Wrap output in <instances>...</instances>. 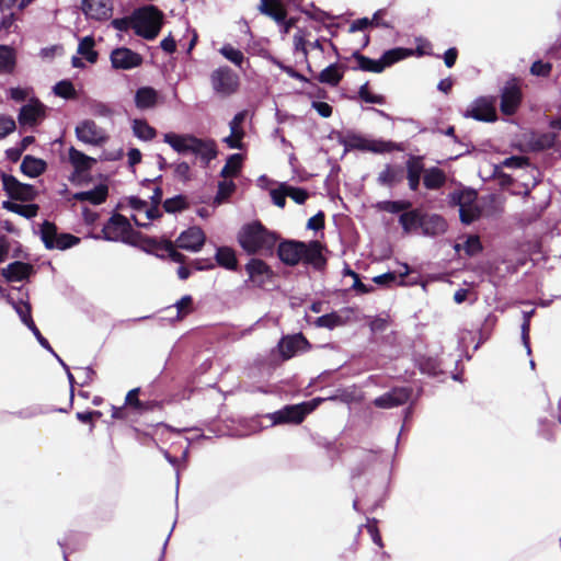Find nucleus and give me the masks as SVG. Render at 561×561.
Instances as JSON below:
<instances>
[{
    "instance_id": "obj_53",
    "label": "nucleus",
    "mask_w": 561,
    "mask_h": 561,
    "mask_svg": "<svg viewBox=\"0 0 561 561\" xmlns=\"http://www.w3.org/2000/svg\"><path fill=\"white\" fill-rule=\"evenodd\" d=\"M358 96L362 101H364L366 103L380 104V105L386 103V99L383 95L374 94L370 92L368 82L364 83L359 88Z\"/></svg>"
},
{
    "instance_id": "obj_35",
    "label": "nucleus",
    "mask_w": 561,
    "mask_h": 561,
    "mask_svg": "<svg viewBox=\"0 0 561 561\" xmlns=\"http://www.w3.org/2000/svg\"><path fill=\"white\" fill-rule=\"evenodd\" d=\"M404 178L403 169L400 167H392L387 165L380 173H379V181L388 186H394L402 182Z\"/></svg>"
},
{
    "instance_id": "obj_58",
    "label": "nucleus",
    "mask_w": 561,
    "mask_h": 561,
    "mask_svg": "<svg viewBox=\"0 0 561 561\" xmlns=\"http://www.w3.org/2000/svg\"><path fill=\"white\" fill-rule=\"evenodd\" d=\"M365 529L367 530V533L369 534V536L371 537V540L380 548L383 547V542H382V538H381V535H380V531H379V528H378V522L373 518V519H367V523L365 524Z\"/></svg>"
},
{
    "instance_id": "obj_34",
    "label": "nucleus",
    "mask_w": 561,
    "mask_h": 561,
    "mask_svg": "<svg viewBox=\"0 0 561 561\" xmlns=\"http://www.w3.org/2000/svg\"><path fill=\"white\" fill-rule=\"evenodd\" d=\"M215 260L218 265L234 271L237 268V257L236 253L231 248L228 247H219L217 248Z\"/></svg>"
},
{
    "instance_id": "obj_55",
    "label": "nucleus",
    "mask_w": 561,
    "mask_h": 561,
    "mask_svg": "<svg viewBox=\"0 0 561 561\" xmlns=\"http://www.w3.org/2000/svg\"><path fill=\"white\" fill-rule=\"evenodd\" d=\"M284 188L287 192V196L297 204H304L309 196L308 192L302 187H295L284 183Z\"/></svg>"
},
{
    "instance_id": "obj_37",
    "label": "nucleus",
    "mask_w": 561,
    "mask_h": 561,
    "mask_svg": "<svg viewBox=\"0 0 561 561\" xmlns=\"http://www.w3.org/2000/svg\"><path fill=\"white\" fill-rule=\"evenodd\" d=\"M35 233L39 236L46 249L47 243L55 244L56 239H58L59 236L57 226L48 220H44Z\"/></svg>"
},
{
    "instance_id": "obj_59",
    "label": "nucleus",
    "mask_w": 561,
    "mask_h": 561,
    "mask_svg": "<svg viewBox=\"0 0 561 561\" xmlns=\"http://www.w3.org/2000/svg\"><path fill=\"white\" fill-rule=\"evenodd\" d=\"M503 165L513 169H523L530 165V160L525 156H512L503 161Z\"/></svg>"
},
{
    "instance_id": "obj_30",
    "label": "nucleus",
    "mask_w": 561,
    "mask_h": 561,
    "mask_svg": "<svg viewBox=\"0 0 561 561\" xmlns=\"http://www.w3.org/2000/svg\"><path fill=\"white\" fill-rule=\"evenodd\" d=\"M414 54L413 49L396 47L385 51L381 56L382 69L392 66L393 64L403 60Z\"/></svg>"
},
{
    "instance_id": "obj_4",
    "label": "nucleus",
    "mask_w": 561,
    "mask_h": 561,
    "mask_svg": "<svg viewBox=\"0 0 561 561\" xmlns=\"http://www.w3.org/2000/svg\"><path fill=\"white\" fill-rule=\"evenodd\" d=\"M448 203L453 207H459V217L463 225H470L481 217L482 208L478 205L476 190H456L448 194Z\"/></svg>"
},
{
    "instance_id": "obj_13",
    "label": "nucleus",
    "mask_w": 561,
    "mask_h": 561,
    "mask_svg": "<svg viewBox=\"0 0 561 561\" xmlns=\"http://www.w3.org/2000/svg\"><path fill=\"white\" fill-rule=\"evenodd\" d=\"M111 62L115 69L128 70L140 66L142 57L129 48L119 47L112 50Z\"/></svg>"
},
{
    "instance_id": "obj_57",
    "label": "nucleus",
    "mask_w": 561,
    "mask_h": 561,
    "mask_svg": "<svg viewBox=\"0 0 561 561\" xmlns=\"http://www.w3.org/2000/svg\"><path fill=\"white\" fill-rule=\"evenodd\" d=\"M483 247L478 236H469L463 244V250L468 256H473L482 251Z\"/></svg>"
},
{
    "instance_id": "obj_54",
    "label": "nucleus",
    "mask_w": 561,
    "mask_h": 561,
    "mask_svg": "<svg viewBox=\"0 0 561 561\" xmlns=\"http://www.w3.org/2000/svg\"><path fill=\"white\" fill-rule=\"evenodd\" d=\"M552 71V64L549 61L536 60L530 66V73L536 77L548 78Z\"/></svg>"
},
{
    "instance_id": "obj_48",
    "label": "nucleus",
    "mask_w": 561,
    "mask_h": 561,
    "mask_svg": "<svg viewBox=\"0 0 561 561\" xmlns=\"http://www.w3.org/2000/svg\"><path fill=\"white\" fill-rule=\"evenodd\" d=\"M188 135H178L174 133H167L163 137L164 142L179 153H186Z\"/></svg>"
},
{
    "instance_id": "obj_36",
    "label": "nucleus",
    "mask_w": 561,
    "mask_h": 561,
    "mask_svg": "<svg viewBox=\"0 0 561 561\" xmlns=\"http://www.w3.org/2000/svg\"><path fill=\"white\" fill-rule=\"evenodd\" d=\"M366 323L370 330L371 335L383 333L391 324V318L388 313L380 316H366Z\"/></svg>"
},
{
    "instance_id": "obj_44",
    "label": "nucleus",
    "mask_w": 561,
    "mask_h": 561,
    "mask_svg": "<svg viewBox=\"0 0 561 561\" xmlns=\"http://www.w3.org/2000/svg\"><path fill=\"white\" fill-rule=\"evenodd\" d=\"M219 53L230 62H232L234 66L242 69V65L245 61L244 55L240 49L234 48L230 44H225L219 49Z\"/></svg>"
},
{
    "instance_id": "obj_25",
    "label": "nucleus",
    "mask_w": 561,
    "mask_h": 561,
    "mask_svg": "<svg viewBox=\"0 0 561 561\" xmlns=\"http://www.w3.org/2000/svg\"><path fill=\"white\" fill-rule=\"evenodd\" d=\"M47 168L46 162L43 159L35 158L31 154H26L20 165L21 171L28 178L39 176L45 172Z\"/></svg>"
},
{
    "instance_id": "obj_31",
    "label": "nucleus",
    "mask_w": 561,
    "mask_h": 561,
    "mask_svg": "<svg viewBox=\"0 0 561 561\" xmlns=\"http://www.w3.org/2000/svg\"><path fill=\"white\" fill-rule=\"evenodd\" d=\"M2 207L11 213H14V214H18L26 219H32L34 218L37 213H38V205L36 204H27V205H22V204H18V203H14V202H11V201H4L2 203Z\"/></svg>"
},
{
    "instance_id": "obj_3",
    "label": "nucleus",
    "mask_w": 561,
    "mask_h": 561,
    "mask_svg": "<svg viewBox=\"0 0 561 561\" xmlns=\"http://www.w3.org/2000/svg\"><path fill=\"white\" fill-rule=\"evenodd\" d=\"M133 30L137 36L153 41L163 24V12L156 5L148 4L131 12Z\"/></svg>"
},
{
    "instance_id": "obj_12",
    "label": "nucleus",
    "mask_w": 561,
    "mask_h": 561,
    "mask_svg": "<svg viewBox=\"0 0 561 561\" xmlns=\"http://www.w3.org/2000/svg\"><path fill=\"white\" fill-rule=\"evenodd\" d=\"M412 394L408 387H396L374 400V404L381 409H391L407 403Z\"/></svg>"
},
{
    "instance_id": "obj_43",
    "label": "nucleus",
    "mask_w": 561,
    "mask_h": 561,
    "mask_svg": "<svg viewBox=\"0 0 561 561\" xmlns=\"http://www.w3.org/2000/svg\"><path fill=\"white\" fill-rule=\"evenodd\" d=\"M9 304L13 307L15 312L19 314L20 320L26 325H31L34 323L32 314H31V305L27 301H24L23 299L14 300L13 298L9 297L8 299Z\"/></svg>"
},
{
    "instance_id": "obj_16",
    "label": "nucleus",
    "mask_w": 561,
    "mask_h": 561,
    "mask_svg": "<svg viewBox=\"0 0 561 561\" xmlns=\"http://www.w3.org/2000/svg\"><path fill=\"white\" fill-rule=\"evenodd\" d=\"M245 271L249 275V280L259 287L264 286L273 277L271 267L260 259H251L245 264Z\"/></svg>"
},
{
    "instance_id": "obj_23",
    "label": "nucleus",
    "mask_w": 561,
    "mask_h": 561,
    "mask_svg": "<svg viewBox=\"0 0 561 561\" xmlns=\"http://www.w3.org/2000/svg\"><path fill=\"white\" fill-rule=\"evenodd\" d=\"M108 188L105 184H99L93 190L77 192L73 198L80 202L88 201L93 205H100L106 201Z\"/></svg>"
},
{
    "instance_id": "obj_9",
    "label": "nucleus",
    "mask_w": 561,
    "mask_h": 561,
    "mask_svg": "<svg viewBox=\"0 0 561 561\" xmlns=\"http://www.w3.org/2000/svg\"><path fill=\"white\" fill-rule=\"evenodd\" d=\"M495 100L493 98H478L465 113V117H470L479 122L492 123L497 119L495 110Z\"/></svg>"
},
{
    "instance_id": "obj_1",
    "label": "nucleus",
    "mask_w": 561,
    "mask_h": 561,
    "mask_svg": "<svg viewBox=\"0 0 561 561\" xmlns=\"http://www.w3.org/2000/svg\"><path fill=\"white\" fill-rule=\"evenodd\" d=\"M277 255L284 264L289 266H295L304 261L319 270L325 263L319 241L306 243L297 240H285L278 244Z\"/></svg>"
},
{
    "instance_id": "obj_21",
    "label": "nucleus",
    "mask_w": 561,
    "mask_h": 561,
    "mask_svg": "<svg viewBox=\"0 0 561 561\" xmlns=\"http://www.w3.org/2000/svg\"><path fill=\"white\" fill-rule=\"evenodd\" d=\"M421 229L425 234L437 236L446 231L447 224L440 215L423 214Z\"/></svg>"
},
{
    "instance_id": "obj_26",
    "label": "nucleus",
    "mask_w": 561,
    "mask_h": 561,
    "mask_svg": "<svg viewBox=\"0 0 561 561\" xmlns=\"http://www.w3.org/2000/svg\"><path fill=\"white\" fill-rule=\"evenodd\" d=\"M44 114L43 105L38 102L23 105L18 119L21 125H33Z\"/></svg>"
},
{
    "instance_id": "obj_15",
    "label": "nucleus",
    "mask_w": 561,
    "mask_h": 561,
    "mask_svg": "<svg viewBox=\"0 0 561 561\" xmlns=\"http://www.w3.org/2000/svg\"><path fill=\"white\" fill-rule=\"evenodd\" d=\"M204 243L205 233L202 228L197 226L190 227L176 239L179 248L191 252H198L203 248Z\"/></svg>"
},
{
    "instance_id": "obj_20",
    "label": "nucleus",
    "mask_w": 561,
    "mask_h": 561,
    "mask_svg": "<svg viewBox=\"0 0 561 561\" xmlns=\"http://www.w3.org/2000/svg\"><path fill=\"white\" fill-rule=\"evenodd\" d=\"M424 163L421 157H411L407 161V179L411 191H417L421 174L424 173Z\"/></svg>"
},
{
    "instance_id": "obj_62",
    "label": "nucleus",
    "mask_w": 561,
    "mask_h": 561,
    "mask_svg": "<svg viewBox=\"0 0 561 561\" xmlns=\"http://www.w3.org/2000/svg\"><path fill=\"white\" fill-rule=\"evenodd\" d=\"M244 133H232L230 131V135L225 137L222 141L230 148V149H242L243 142L242 139L244 137Z\"/></svg>"
},
{
    "instance_id": "obj_49",
    "label": "nucleus",
    "mask_w": 561,
    "mask_h": 561,
    "mask_svg": "<svg viewBox=\"0 0 561 561\" xmlns=\"http://www.w3.org/2000/svg\"><path fill=\"white\" fill-rule=\"evenodd\" d=\"M411 207L412 204L409 201H383L378 203V208L380 210L391 214L404 213Z\"/></svg>"
},
{
    "instance_id": "obj_22",
    "label": "nucleus",
    "mask_w": 561,
    "mask_h": 561,
    "mask_svg": "<svg viewBox=\"0 0 561 561\" xmlns=\"http://www.w3.org/2000/svg\"><path fill=\"white\" fill-rule=\"evenodd\" d=\"M557 139L556 133H534L529 139V147L536 152L546 151L554 147Z\"/></svg>"
},
{
    "instance_id": "obj_2",
    "label": "nucleus",
    "mask_w": 561,
    "mask_h": 561,
    "mask_svg": "<svg viewBox=\"0 0 561 561\" xmlns=\"http://www.w3.org/2000/svg\"><path fill=\"white\" fill-rule=\"evenodd\" d=\"M278 236L266 229L260 221L244 225L238 233L240 247L249 254L272 252Z\"/></svg>"
},
{
    "instance_id": "obj_24",
    "label": "nucleus",
    "mask_w": 561,
    "mask_h": 561,
    "mask_svg": "<svg viewBox=\"0 0 561 561\" xmlns=\"http://www.w3.org/2000/svg\"><path fill=\"white\" fill-rule=\"evenodd\" d=\"M32 270L30 264L15 261L3 268L2 275L10 282H21L28 277Z\"/></svg>"
},
{
    "instance_id": "obj_19",
    "label": "nucleus",
    "mask_w": 561,
    "mask_h": 561,
    "mask_svg": "<svg viewBox=\"0 0 561 561\" xmlns=\"http://www.w3.org/2000/svg\"><path fill=\"white\" fill-rule=\"evenodd\" d=\"M353 149L367 150L376 153L390 152L396 146L391 141L368 140L353 135Z\"/></svg>"
},
{
    "instance_id": "obj_39",
    "label": "nucleus",
    "mask_w": 561,
    "mask_h": 561,
    "mask_svg": "<svg viewBox=\"0 0 561 561\" xmlns=\"http://www.w3.org/2000/svg\"><path fill=\"white\" fill-rule=\"evenodd\" d=\"M94 45L93 36H84L79 42L77 53L83 56L89 62L94 64L98 60V53L94 50Z\"/></svg>"
},
{
    "instance_id": "obj_38",
    "label": "nucleus",
    "mask_w": 561,
    "mask_h": 561,
    "mask_svg": "<svg viewBox=\"0 0 561 561\" xmlns=\"http://www.w3.org/2000/svg\"><path fill=\"white\" fill-rule=\"evenodd\" d=\"M15 53L7 45H0V72L11 73L15 67Z\"/></svg>"
},
{
    "instance_id": "obj_5",
    "label": "nucleus",
    "mask_w": 561,
    "mask_h": 561,
    "mask_svg": "<svg viewBox=\"0 0 561 561\" xmlns=\"http://www.w3.org/2000/svg\"><path fill=\"white\" fill-rule=\"evenodd\" d=\"M323 399L316 398L299 404H288L270 413L267 417L272 421L273 425L279 424H300L305 417L312 412Z\"/></svg>"
},
{
    "instance_id": "obj_47",
    "label": "nucleus",
    "mask_w": 561,
    "mask_h": 561,
    "mask_svg": "<svg viewBox=\"0 0 561 561\" xmlns=\"http://www.w3.org/2000/svg\"><path fill=\"white\" fill-rule=\"evenodd\" d=\"M133 131L141 140H151L156 136L154 128L144 119H135L133 122Z\"/></svg>"
},
{
    "instance_id": "obj_56",
    "label": "nucleus",
    "mask_w": 561,
    "mask_h": 561,
    "mask_svg": "<svg viewBox=\"0 0 561 561\" xmlns=\"http://www.w3.org/2000/svg\"><path fill=\"white\" fill-rule=\"evenodd\" d=\"M236 184L232 181H221L218 183V192L215 197V203L220 204L234 191Z\"/></svg>"
},
{
    "instance_id": "obj_46",
    "label": "nucleus",
    "mask_w": 561,
    "mask_h": 561,
    "mask_svg": "<svg viewBox=\"0 0 561 561\" xmlns=\"http://www.w3.org/2000/svg\"><path fill=\"white\" fill-rule=\"evenodd\" d=\"M242 156L240 153L230 154L226 161V164L220 171L222 178L234 176L241 169Z\"/></svg>"
},
{
    "instance_id": "obj_14",
    "label": "nucleus",
    "mask_w": 561,
    "mask_h": 561,
    "mask_svg": "<svg viewBox=\"0 0 561 561\" xmlns=\"http://www.w3.org/2000/svg\"><path fill=\"white\" fill-rule=\"evenodd\" d=\"M81 9L88 19L105 21L112 16L113 3L108 0H82Z\"/></svg>"
},
{
    "instance_id": "obj_51",
    "label": "nucleus",
    "mask_w": 561,
    "mask_h": 561,
    "mask_svg": "<svg viewBox=\"0 0 561 561\" xmlns=\"http://www.w3.org/2000/svg\"><path fill=\"white\" fill-rule=\"evenodd\" d=\"M87 107L89 113L96 117L110 118L113 115V110L101 101L91 100L87 103Z\"/></svg>"
},
{
    "instance_id": "obj_45",
    "label": "nucleus",
    "mask_w": 561,
    "mask_h": 561,
    "mask_svg": "<svg viewBox=\"0 0 561 561\" xmlns=\"http://www.w3.org/2000/svg\"><path fill=\"white\" fill-rule=\"evenodd\" d=\"M80 242V238L71 233H59L55 244L47 243V250H67Z\"/></svg>"
},
{
    "instance_id": "obj_33",
    "label": "nucleus",
    "mask_w": 561,
    "mask_h": 561,
    "mask_svg": "<svg viewBox=\"0 0 561 561\" xmlns=\"http://www.w3.org/2000/svg\"><path fill=\"white\" fill-rule=\"evenodd\" d=\"M69 160L78 172L90 170L92 164L95 162V159L87 156L80 150H77L75 147L69 149Z\"/></svg>"
},
{
    "instance_id": "obj_8",
    "label": "nucleus",
    "mask_w": 561,
    "mask_h": 561,
    "mask_svg": "<svg viewBox=\"0 0 561 561\" xmlns=\"http://www.w3.org/2000/svg\"><path fill=\"white\" fill-rule=\"evenodd\" d=\"M1 181L3 190L12 199L28 202L35 199L37 195L33 185L22 183L11 174L3 173L1 175Z\"/></svg>"
},
{
    "instance_id": "obj_42",
    "label": "nucleus",
    "mask_w": 561,
    "mask_h": 561,
    "mask_svg": "<svg viewBox=\"0 0 561 561\" xmlns=\"http://www.w3.org/2000/svg\"><path fill=\"white\" fill-rule=\"evenodd\" d=\"M162 206L165 213L176 214L187 209L190 204L185 195L179 194L171 198H167Z\"/></svg>"
},
{
    "instance_id": "obj_17",
    "label": "nucleus",
    "mask_w": 561,
    "mask_h": 561,
    "mask_svg": "<svg viewBox=\"0 0 561 561\" xmlns=\"http://www.w3.org/2000/svg\"><path fill=\"white\" fill-rule=\"evenodd\" d=\"M369 43V36L365 33L360 35V38L358 41V48L356 51H353V59L357 61V68L363 71L368 72H376L379 73L383 71L382 69V62L381 59H371L369 57H366L362 54H359V50L365 48Z\"/></svg>"
},
{
    "instance_id": "obj_32",
    "label": "nucleus",
    "mask_w": 561,
    "mask_h": 561,
    "mask_svg": "<svg viewBox=\"0 0 561 561\" xmlns=\"http://www.w3.org/2000/svg\"><path fill=\"white\" fill-rule=\"evenodd\" d=\"M342 77L343 71L341 69V66L337 64L329 65L317 75V79L319 82L329 85H336L341 81Z\"/></svg>"
},
{
    "instance_id": "obj_52",
    "label": "nucleus",
    "mask_w": 561,
    "mask_h": 561,
    "mask_svg": "<svg viewBox=\"0 0 561 561\" xmlns=\"http://www.w3.org/2000/svg\"><path fill=\"white\" fill-rule=\"evenodd\" d=\"M53 91L57 96L64 98L66 100L73 99L76 96L75 87L69 80H61L57 82L54 85Z\"/></svg>"
},
{
    "instance_id": "obj_64",
    "label": "nucleus",
    "mask_w": 561,
    "mask_h": 561,
    "mask_svg": "<svg viewBox=\"0 0 561 561\" xmlns=\"http://www.w3.org/2000/svg\"><path fill=\"white\" fill-rule=\"evenodd\" d=\"M193 298L190 295L183 296L179 301H176L175 307L178 310V318L187 314L192 310Z\"/></svg>"
},
{
    "instance_id": "obj_63",
    "label": "nucleus",
    "mask_w": 561,
    "mask_h": 561,
    "mask_svg": "<svg viewBox=\"0 0 561 561\" xmlns=\"http://www.w3.org/2000/svg\"><path fill=\"white\" fill-rule=\"evenodd\" d=\"M271 197H272V202L274 203V205H276V206H278L280 208L285 207L287 192L284 188V183H282L278 186V188H274V190L271 191Z\"/></svg>"
},
{
    "instance_id": "obj_28",
    "label": "nucleus",
    "mask_w": 561,
    "mask_h": 561,
    "mask_svg": "<svg viewBox=\"0 0 561 561\" xmlns=\"http://www.w3.org/2000/svg\"><path fill=\"white\" fill-rule=\"evenodd\" d=\"M446 180V173L437 167L424 171L423 184L427 190H439L445 185Z\"/></svg>"
},
{
    "instance_id": "obj_41",
    "label": "nucleus",
    "mask_w": 561,
    "mask_h": 561,
    "mask_svg": "<svg viewBox=\"0 0 561 561\" xmlns=\"http://www.w3.org/2000/svg\"><path fill=\"white\" fill-rule=\"evenodd\" d=\"M374 27L394 28L396 15L388 8L377 10L373 15Z\"/></svg>"
},
{
    "instance_id": "obj_10",
    "label": "nucleus",
    "mask_w": 561,
    "mask_h": 561,
    "mask_svg": "<svg viewBox=\"0 0 561 561\" xmlns=\"http://www.w3.org/2000/svg\"><path fill=\"white\" fill-rule=\"evenodd\" d=\"M77 138L88 145L99 146L106 141L107 136L103 128L92 119L80 122L75 129Z\"/></svg>"
},
{
    "instance_id": "obj_50",
    "label": "nucleus",
    "mask_w": 561,
    "mask_h": 561,
    "mask_svg": "<svg viewBox=\"0 0 561 561\" xmlns=\"http://www.w3.org/2000/svg\"><path fill=\"white\" fill-rule=\"evenodd\" d=\"M217 145L213 139H205L198 152V157L202 159L205 165L217 157Z\"/></svg>"
},
{
    "instance_id": "obj_29",
    "label": "nucleus",
    "mask_w": 561,
    "mask_h": 561,
    "mask_svg": "<svg viewBox=\"0 0 561 561\" xmlns=\"http://www.w3.org/2000/svg\"><path fill=\"white\" fill-rule=\"evenodd\" d=\"M422 217L423 213L420 209H408L400 215L399 222L402 226L403 231L405 233H410L421 228Z\"/></svg>"
},
{
    "instance_id": "obj_40",
    "label": "nucleus",
    "mask_w": 561,
    "mask_h": 561,
    "mask_svg": "<svg viewBox=\"0 0 561 561\" xmlns=\"http://www.w3.org/2000/svg\"><path fill=\"white\" fill-rule=\"evenodd\" d=\"M260 11L263 14L272 18L278 24H283L286 21L285 10L282 7H279L277 3L272 5L270 3V0H261Z\"/></svg>"
},
{
    "instance_id": "obj_6",
    "label": "nucleus",
    "mask_w": 561,
    "mask_h": 561,
    "mask_svg": "<svg viewBox=\"0 0 561 561\" xmlns=\"http://www.w3.org/2000/svg\"><path fill=\"white\" fill-rule=\"evenodd\" d=\"M210 84L215 94L227 98L238 91L239 76L228 66H220L211 71Z\"/></svg>"
},
{
    "instance_id": "obj_61",
    "label": "nucleus",
    "mask_w": 561,
    "mask_h": 561,
    "mask_svg": "<svg viewBox=\"0 0 561 561\" xmlns=\"http://www.w3.org/2000/svg\"><path fill=\"white\" fill-rule=\"evenodd\" d=\"M15 21L16 16L14 13L4 14L0 20V34L15 31L18 28Z\"/></svg>"
},
{
    "instance_id": "obj_60",
    "label": "nucleus",
    "mask_w": 561,
    "mask_h": 561,
    "mask_svg": "<svg viewBox=\"0 0 561 561\" xmlns=\"http://www.w3.org/2000/svg\"><path fill=\"white\" fill-rule=\"evenodd\" d=\"M340 321H341V318L336 313H328V314H323V316L319 317L316 320V324L319 328L333 329L335 325H337L340 323Z\"/></svg>"
},
{
    "instance_id": "obj_7",
    "label": "nucleus",
    "mask_w": 561,
    "mask_h": 561,
    "mask_svg": "<svg viewBox=\"0 0 561 561\" xmlns=\"http://www.w3.org/2000/svg\"><path fill=\"white\" fill-rule=\"evenodd\" d=\"M523 98L520 79L516 77L511 78L501 89L500 111L506 116L516 114L522 105Z\"/></svg>"
},
{
    "instance_id": "obj_11",
    "label": "nucleus",
    "mask_w": 561,
    "mask_h": 561,
    "mask_svg": "<svg viewBox=\"0 0 561 561\" xmlns=\"http://www.w3.org/2000/svg\"><path fill=\"white\" fill-rule=\"evenodd\" d=\"M131 230L127 218L119 214H114L102 229V238L106 241H119Z\"/></svg>"
},
{
    "instance_id": "obj_18",
    "label": "nucleus",
    "mask_w": 561,
    "mask_h": 561,
    "mask_svg": "<svg viewBox=\"0 0 561 561\" xmlns=\"http://www.w3.org/2000/svg\"><path fill=\"white\" fill-rule=\"evenodd\" d=\"M309 346V342L302 334H294L283 337L278 343V350L285 359H289L299 351H305Z\"/></svg>"
},
{
    "instance_id": "obj_27",
    "label": "nucleus",
    "mask_w": 561,
    "mask_h": 561,
    "mask_svg": "<svg viewBox=\"0 0 561 561\" xmlns=\"http://www.w3.org/2000/svg\"><path fill=\"white\" fill-rule=\"evenodd\" d=\"M158 101V93L151 87H141L135 93V104L139 110L153 107Z\"/></svg>"
}]
</instances>
